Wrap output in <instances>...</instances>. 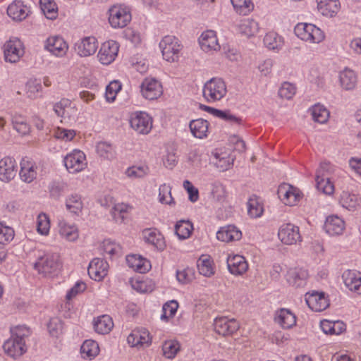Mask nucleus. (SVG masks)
Masks as SVG:
<instances>
[{"label":"nucleus","mask_w":361,"mask_h":361,"mask_svg":"<svg viewBox=\"0 0 361 361\" xmlns=\"http://www.w3.org/2000/svg\"><path fill=\"white\" fill-rule=\"evenodd\" d=\"M328 164H322L316 172V187L318 190L322 191L324 194L331 195L334 191V185L330 180L327 174Z\"/></svg>","instance_id":"1a4fd4ad"},{"label":"nucleus","mask_w":361,"mask_h":361,"mask_svg":"<svg viewBox=\"0 0 361 361\" xmlns=\"http://www.w3.org/2000/svg\"><path fill=\"white\" fill-rule=\"evenodd\" d=\"M104 250L111 257L120 256L122 255L121 247L120 245L109 240L104 242Z\"/></svg>","instance_id":"bf43d9fd"},{"label":"nucleus","mask_w":361,"mask_h":361,"mask_svg":"<svg viewBox=\"0 0 361 361\" xmlns=\"http://www.w3.org/2000/svg\"><path fill=\"white\" fill-rule=\"evenodd\" d=\"M310 111L311 112L312 119L319 123H324L329 117V111L319 104L314 105L310 109Z\"/></svg>","instance_id":"a19ab883"},{"label":"nucleus","mask_w":361,"mask_h":361,"mask_svg":"<svg viewBox=\"0 0 361 361\" xmlns=\"http://www.w3.org/2000/svg\"><path fill=\"white\" fill-rule=\"evenodd\" d=\"M119 50L118 44L114 40L104 42L99 51L97 57L104 65H109L116 59Z\"/></svg>","instance_id":"9d476101"},{"label":"nucleus","mask_w":361,"mask_h":361,"mask_svg":"<svg viewBox=\"0 0 361 361\" xmlns=\"http://www.w3.org/2000/svg\"><path fill=\"white\" fill-rule=\"evenodd\" d=\"M126 263L129 267L141 274L147 272L152 267L148 259L137 255L126 256Z\"/></svg>","instance_id":"4be33fe9"},{"label":"nucleus","mask_w":361,"mask_h":361,"mask_svg":"<svg viewBox=\"0 0 361 361\" xmlns=\"http://www.w3.org/2000/svg\"><path fill=\"white\" fill-rule=\"evenodd\" d=\"M80 353L84 358L92 360L99 353V345L93 340H86L81 345Z\"/></svg>","instance_id":"e433bc0d"},{"label":"nucleus","mask_w":361,"mask_h":361,"mask_svg":"<svg viewBox=\"0 0 361 361\" xmlns=\"http://www.w3.org/2000/svg\"><path fill=\"white\" fill-rule=\"evenodd\" d=\"M28 9L21 1H14L7 8V14L14 20L20 21L27 16Z\"/></svg>","instance_id":"7c9ffc66"},{"label":"nucleus","mask_w":361,"mask_h":361,"mask_svg":"<svg viewBox=\"0 0 361 361\" xmlns=\"http://www.w3.org/2000/svg\"><path fill=\"white\" fill-rule=\"evenodd\" d=\"M14 230L0 223V244H7L14 238Z\"/></svg>","instance_id":"864d4df0"},{"label":"nucleus","mask_w":361,"mask_h":361,"mask_svg":"<svg viewBox=\"0 0 361 361\" xmlns=\"http://www.w3.org/2000/svg\"><path fill=\"white\" fill-rule=\"evenodd\" d=\"M189 127L194 137L202 139L207 136L209 122L207 120L202 118L192 120L190 122Z\"/></svg>","instance_id":"2f4dec72"},{"label":"nucleus","mask_w":361,"mask_h":361,"mask_svg":"<svg viewBox=\"0 0 361 361\" xmlns=\"http://www.w3.org/2000/svg\"><path fill=\"white\" fill-rule=\"evenodd\" d=\"M203 97L209 102L221 100L226 94L225 82L219 78H213L203 87Z\"/></svg>","instance_id":"7ed1b4c3"},{"label":"nucleus","mask_w":361,"mask_h":361,"mask_svg":"<svg viewBox=\"0 0 361 361\" xmlns=\"http://www.w3.org/2000/svg\"><path fill=\"white\" fill-rule=\"evenodd\" d=\"M107 267L106 262L99 258H94L88 266V275L92 279L99 281L106 275Z\"/></svg>","instance_id":"a211bd4d"},{"label":"nucleus","mask_w":361,"mask_h":361,"mask_svg":"<svg viewBox=\"0 0 361 361\" xmlns=\"http://www.w3.org/2000/svg\"><path fill=\"white\" fill-rule=\"evenodd\" d=\"M340 83L345 90H353L357 84V77L355 72L348 68L340 73Z\"/></svg>","instance_id":"473e14b6"},{"label":"nucleus","mask_w":361,"mask_h":361,"mask_svg":"<svg viewBox=\"0 0 361 361\" xmlns=\"http://www.w3.org/2000/svg\"><path fill=\"white\" fill-rule=\"evenodd\" d=\"M114 323L111 317L104 314L98 317L94 322V329L96 332L100 334H108L113 328Z\"/></svg>","instance_id":"f704fd0d"},{"label":"nucleus","mask_w":361,"mask_h":361,"mask_svg":"<svg viewBox=\"0 0 361 361\" xmlns=\"http://www.w3.org/2000/svg\"><path fill=\"white\" fill-rule=\"evenodd\" d=\"M295 94V87L288 82H284L279 90V96L286 99H290Z\"/></svg>","instance_id":"13d9d810"},{"label":"nucleus","mask_w":361,"mask_h":361,"mask_svg":"<svg viewBox=\"0 0 361 361\" xmlns=\"http://www.w3.org/2000/svg\"><path fill=\"white\" fill-rule=\"evenodd\" d=\"M143 234L145 241L154 245L158 250L162 251L166 247L164 236L156 229H146Z\"/></svg>","instance_id":"c756f323"},{"label":"nucleus","mask_w":361,"mask_h":361,"mask_svg":"<svg viewBox=\"0 0 361 361\" xmlns=\"http://www.w3.org/2000/svg\"><path fill=\"white\" fill-rule=\"evenodd\" d=\"M127 341L133 347L148 345L151 343V338L149 331L145 329H142L133 331L128 336Z\"/></svg>","instance_id":"cd10ccee"},{"label":"nucleus","mask_w":361,"mask_h":361,"mask_svg":"<svg viewBox=\"0 0 361 361\" xmlns=\"http://www.w3.org/2000/svg\"><path fill=\"white\" fill-rule=\"evenodd\" d=\"M264 45L269 49H281L283 44V38L276 32H269L264 38Z\"/></svg>","instance_id":"37998d69"},{"label":"nucleus","mask_w":361,"mask_h":361,"mask_svg":"<svg viewBox=\"0 0 361 361\" xmlns=\"http://www.w3.org/2000/svg\"><path fill=\"white\" fill-rule=\"evenodd\" d=\"M231 1L236 12L240 14L246 15L252 7L250 0H231Z\"/></svg>","instance_id":"603ef678"},{"label":"nucleus","mask_w":361,"mask_h":361,"mask_svg":"<svg viewBox=\"0 0 361 361\" xmlns=\"http://www.w3.org/2000/svg\"><path fill=\"white\" fill-rule=\"evenodd\" d=\"M277 194L285 204L290 206L294 205L300 197L297 189L288 183L281 184L279 186Z\"/></svg>","instance_id":"ddd939ff"},{"label":"nucleus","mask_w":361,"mask_h":361,"mask_svg":"<svg viewBox=\"0 0 361 361\" xmlns=\"http://www.w3.org/2000/svg\"><path fill=\"white\" fill-rule=\"evenodd\" d=\"M59 234L69 241H74L78 238V229L74 225H69L65 221L59 222Z\"/></svg>","instance_id":"4c0bfd02"},{"label":"nucleus","mask_w":361,"mask_h":361,"mask_svg":"<svg viewBox=\"0 0 361 361\" xmlns=\"http://www.w3.org/2000/svg\"><path fill=\"white\" fill-rule=\"evenodd\" d=\"M201 49L204 51L217 50L220 48L216 32L213 30H207L202 33L199 38Z\"/></svg>","instance_id":"b1692460"},{"label":"nucleus","mask_w":361,"mask_h":361,"mask_svg":"<svg viewBox=\"0 0 361 361\" xmlns=\"http://www.w3.org/2000/svg\"><path fill=\"white\" fill-rule=\"evenodd\" d=\"M20 179L25 183H31L36 178V167L28 161L23 159L20 162V171L19 172Z\"/></svg>","instance_id":"72a5a7b5"},{"label":"nucleus","mask_w":361,"mask_h":361,"mask_svg":"<svg viewBox=\"0 0 361 361\" xmlns=\"http://www.w3.org/2000/svg\"><path fill=\"white\" fill-rule=\"evenodd\" d=\"M305 301L308 307L314 312H322L329 305V300L323 292L306 293Z\"/></svg>","instance_id":"4468645a"},{"label":"nucleus","mask_w":361,"mask_h":361,"mask_svg":"<svg viewBox=\"0 0 361 361\" xmlns=\"http://www.w3.org/2000/svg\"><path fill=\"white\" fill-rule=\"evenodd\" d=\"M345 286L351 291L361 294V276L360 273L347 270L342 275Z\"/></svg>","instance_id":"a878e982"},{"label":"nucleus","mask_w":361,"mask_h":361,"mask_svg":"<svg viewBox=\"0 0 361 361\" xmlns=\"http://www.w3.org/2000/svg\"><path fill=\"white\" fill-rule=\"evenodd\" d=\"M109 23L113 28H123L131 21L130 8L124 4H114L109 11Z\"/></svg>","instance_id":"f03ea898"},{"label":"nucleus","mask_w":361,"mask_h":361,"mask_svg":"<svg viewBox=\"0 0 361 361\" xmlns=\"http://www.w3.org/2000/svg\"><path fill=\"white\" fill-rule=\"evenodd\" d=\"M310 26H312V24L298 23L295 27L294 32L302 40L309 41V37L311 32V28L309 27Z\"/></svg>","instance_id":"5fc2aeb1"},{"label":"nucleus","mask_w":361,"mask_h":361,"mask_svg":"<svg viewBox=\"0 0 361 361\" xmlns=\"http://www.w3.org/2000/svg\"><path fill=\"white\" fill-rule=\"evenodd\" d=\"M24 51L21 49V43L20 41H8L4 45V57L6 61L16 63L21 56Z\"/></svg>","instance_id":"aec40b11"},{"label":"nucleus","mask_w":361,"mask_h":361,"mask_svg":"<svg viewBox=\"0 0 361 361\" xmlns=\"http://www.w3.org/2000/svg\"><path fill=\"white\" fill-rule=\"evenodd\" d=\"M307 277V271L301 269H290L286 274L287 282L296 288L306 286Z\"/></svg>","instance_id":"6ab92c4d"},{"label":"nucleus","mask_w":361,"mask_h":361,"mask_svg":"<svg viewBox=\"0 0 361 361\" xmlns=\"http://www.w3.org/2000/svg\"><path fill=\"white\" fill-rule=\"evenodd\" d=\"M11 336L18 340L25 341V338L30 335V329L25 326H18L13 329H11Z\"/></svg>","instance_id":"338daca9"},{"label":"nucleus","mask_w":361,"mask_h":361,"mask_svg":"<svg viewBox=\"0 0 361 361\" xmlns=\"http://www.w3.org/2000/svg\"><path fill=\"white\" fill-rule=\"evenodd\" d=\"M130 124L137 133L147 135L152 128V118L145 112H136L130 119Z\"/></svg>","instance_id":"423d86ee"},{"label":"nucleus","mask_w":361,"mask_h":361,"mask_svg":"<svg viewBox=\"0 0 361 361\" xmlns=\"http://www.w3.org/2000/svg\"><path fill=\"white\" fill-rule=\"evenodd\" d=\"M197 268L200 274L204 276L210 277L214 274L212 262L208 257H201L197 261Z\"/></svg>","instance_id":"de8ad7c7"},{"label":"nucleus","mask_w":361,"mask_h":361,"mask_svg":"<svg viewBox=\"0 0 361 361\" xmlns=\"http://www.w3.org/2000/svg\"><path fill=\"white\" fill-rule=\"evenodd\" d=\"M42 85L37 80H30L26 84L27 94L30 98H35L41 90Z\"/></svg>","instance_id":"680f3d73"},{"label":"nucleus","mask_w":361,"mask_h":361,"mask_svg":"<svg viewBox=\"0 0 361 361\" xmlns=\"http://www.w3.org/2000/svg\"><path fill=\"white\" fill-rule=\"evenodd\" d=\"M66 207L71 213L79 216L83 207L80 195L71 194L68 196L66 200Z\"/></svg>","instance_id":"c9c22d12"},{"label":"nucleus","mask_w":361,"mask_h":361,"mask_svg":"<svg viewBox=\"0 0 361 361\" xmlns=\"http://www.w3.org/2000/svg\"><path fill=\"white\" fill-rule=\"evenodd\" d=\"M180 347L177 341H166L162 345L163 355L168 359H173L180 350Z\"/></svg>","instance_id":"49530a36"},{"label":"nucleus","mask_w":361,"mask_h":361,"mask_svg":"<svg viewBox=\"0 0 361 361\" xmlns=\"http://www.w3.org/2000/svg\"><path fill=\"white\" fill-rule=\"evenodd\" d=\"M3 348L8 355L13 358L21 356L27 351L25 341L13 336L4 343Z\"/></svg>","instance_id":"2eb2a0df"},{"label":"nucleus","mask_w":361,"mask_h":361,"mask_svg":"<svg viewBox=\"0 0 361 361\" xmlns=\"http://www.w3.org/2000/svg\"><path fill=\"white\" fill-rule=\"evenodd\" d=\"M54 136L57 139L70 141L75 136V132L73 130H68L59 127L54 131Z\"/></svg>","instance_id":"e2e57ef3"},{"label":"nucleus","mask_w":361,"mask_h":361,"mask_svg":"<svg viewBox=\"0 0 361 361\" xmlns=\"http://www.w3.org/2000/svg\"><path fill=\"white\" fill-rule=\"evenodd\" d=\"M274 320L283 329H290L296 324L295 315L285 308L276 311Z\"/></svg>","instance_id":"393cba45"},{"label":"nucleus","mask_w":361,"mask_h":361,"mask_svg":"<svg viewBox=\"0 0 361 361\" xmlns=\"http://www.w3.org/2000/svg\"><path fill=\"white\" fill-rule=\"evenodd\" d=\"M62 264L60 256L56 252H43L37 257L33 268L44 277H53L60 272Z\"/></svg>","instance_id":"f257e3e1"},{"label":"nucleus","mask_w":361,"mask_h":361,"mask_svg":"<svg viewBox=\"0 0 361 361\" xmlns=\"http://www.w3.org/2000/svg\"><path fill=\"white\" fill-rule=\"evenodd\" d=\"M241 237V231L233 225L221 227L216 233L217 239L226 243L238 240Z\"/></svg>","instance_id":"bb28decb"},{"label":"nucleus","mask_w":361,"mask_h":361,"mask_svg":"<svg viewBox=\"0 0 361 361\" xmlns=\"http://www.w3.org/2000/svg\"><path fill=\"white\" fill-rule=\"evenodd\" d=\"M67 184L63 180H53L49 186L50 197L59 200L65 192Z\"/></svg>","instance_id":"c03bdc74"},{"label":"nucleus","mask_w":361,"mask_h":361,"mask_svg":"<svg viewBox=\"0 0 361 361\" xmlns=\"http://www.w3.org/2000/svg\"><path fill=\"white\" fill-rule=\"evenodd\" d=\"M339 202L342 207L352 210L360 204V198L355 194L350 193L348 191H343L341 194Z\"/></svg>","instance_id":"ea45409f"},{"label":"nucleus","mask_w":361,"mask_h":361,"mask_svg":"<svg viewBox=\"0 0 361 361\" xmlns=\"http://www.w3.org/2000/svg\"><path fill=\"white\" fill-rule=\"evenodd\" d=\"M97 47L98 42L94 37H86L75 44V50L80 56H88L94 54Z\"/></svg>","instance_id":"f3484780"},{"label":"nucleus","mask_w":361,"mask_h":361,"mask_svg":"<svg viewBox=\"0 0 361 361\" xmlns=\"http://www.w3.org/2000/svg\"><path fill=\"white\" fill-rule=\"evenodd\" d=\"M280 240L286 245H294L302 240L300 228L290 223L282 224L278 232Z\"/></svg>","instance_id":"0eeeda50"},{"label":"nucleus","mask_w":361,"mask_h":361,"mask_svg":"<svg viewBox=\"0 0 361 361\" xmlns=\"http://www.w3.org/2000/svg\"><path fill=\"white\" fill-rule=\"evenodd\" d=\"M18 171V164L11 157H5L0 160V180L8 183L13 180Z\"/></svg>","instance_id":"f8f14e48"},{"label":"nucleus","mask_w":361,"mask_h":361,"mask_svg":"<svg viewBox=\"0 0 361 361\" xmlns=\"http://www.w3.org/2000/svg\"><path fill=\"white\" fill-rule=\"evenodd\" d=\"M214 331L222 336H232L240 328L239 322L235 319L226 317H217L214 321Z\"/></svg>","instance_id":"6e6552de"},{"label":"nucleus","mask_w":361,"mask_h":361,"mask_svg":"<svg viewBox=\"0 0 361 361\" xmlns=\"http://www.w3.org/2000/svg\"><path fill=\"white\" fill-rule=\"evenodd\" d=\"M212 194L215 200L223 202L226 197L225 188L221 183H214L212 187Z\"/></svg>","instance_id":"69168bd1"},{"label":"nucleus","mask_w":361,"mask_h":361,"mask_svg":"<svg viewBox=\"0 0 361 361\" xmlns=\"http://www.w3.org/2000/svg\"><path fill=\"white\" fill-rule=\"evenodd\" d=\"M97 154L106 159H111L114 157V147L106 142H99L96 146Z\"/></svg>","instance_id":"09e8293b"},{"label":"nucleus","mask_w":361,"mask_h":361,"mask_svg":"<svg viewBox=\"0 0 361 361\" xmlns=\"http://www.w3.org/2000/svg\"><path fill=\"white\" fill-rule=\"evenodd\" d=\"M247 212L252 218L259 217L263 213V207L256 195H252L247 202Z\"/></svg>","instance_id":"a18cd8bd"},{"label":"nucleus","mask_w":361,"mask_h":361,"mask_svg":"<svg viewBox=\"0 0 361 361\" xmlns=\"http://www.w3.org/2000/svg\"><path fill=\"white\" fill-rule=\"evenodd\" d=\"M39 4L47 18L50 20L56 18L58 7L54 0H39Z\"/></svg>","instance_id":"79ce46f5"},{"label":"nucleus","mask_w":361,"mask_h":361,"mask_svg":"<svg viewBox=\"0 0 361 361\" xmlns=\"http://www.w3.org/2000/svg\"><path fill=\"white\" fill-rule=\"evenodd\" d=\"M171 190V187L165 183L160 185L159 188V197L161 203L169 205L175 204Z\"/></svg>","instance_id":"8fccbe9b"},{"label":"nucleus","mask_w":361,"mask_h":361,"mask_svg":"<svg viewBox=\"0 0 361 361\" xmlns=\"http://www.w3.org/2000/svg\"><path fill=\"white\" fill-rule=\"evenodd\" d=\"M64 165L71 173H77L84 170L87 166L85 154L78 149H75L68 154L63 159Z\"/></svg>","instance_id":"39448f33"},{"label":"nucleus","mask_w":361,"mask_h":361,"mask_svg":"<svg viewBox=\"0 0 361 361\" xmlns=\"http://www.w3.org/2000/svg\"><path fill=\"white\" fill-rule=\"evenodd\" d=\"M86 284L82 281H77L75 284L67 292L66 298L71 300L78 294L83 292L86 289Z\"/></svg>","instance_id":"0e129e2a"},{"label":"nucleus","mask_w":361,"mask_h":361,"mask_svg":"<svg viewBox=\"0 0 361 361\" xmlns=\"http://www.w3.org/2000/svg\"><path fill=\"white\" fill-rule=\"evenodd\" d=\"M164 59L169 62L178 60L182 45L175 36L166 35L159 42Z\"/></svg>","instance_id":"20e7f679"},{"label":"nucleus","mask_w":361,"mask_h":361,"mask_svg":"<svg viewBox=\"0 0 361 361\" xmlns=\"http://www.w3.org/2000/svg\"><path fill=\"white\" fill-rule=\"evenodd\" d=\"M344 228V221L338 216L334 215L328 216L324 225V229L330 235H341Z\"/></svg>","instance_id":"412c9836"},{"label":"nucleus","mask_w":361,"mask_h":361,"mask_svg":"<svg viewBox=\"0 0 361 361\" xmlns=\"http://www.w3.org/2000/svg\"><path fill=\"white\" fill-rule=\"evenodd\" d=\"M178 308V302L175 300L166 302L162 307L163 314L161 315V319L167 320L169 318L173 317Z\"/></svg>","instance_id":"3c124183"},{"label":"nucleus","mask_w":361,"mask_h":361,"mask_svg":"<svg viewBox=\"0 0 361 361\" xmlns=\"http://www.w3.org/2000/svg\"><path fill=\"white\" fill-rule=\"evenodd\" d=\"M193 231V225L190 221L180 220L175 225V233L180 240L188 238Z\"/></svg>","instance_id":"58836bf2"},{"label":"nucleus","mask_w":361,"mask_h":361,"mask_svg":"<svg viewBox=\"0 0 361 361\" xmlns=\"http://www.w3.org/2000/svg\"><path fill=\"white\" fill-rule=\"evenodd\" d=\"M318 11L324 16L333 17L340 9L338 0H316Z\"/></svg>","instance_id":"c85d7f7f"},{"label":"nucleus","mask_w":361,"mask_h":361,"mask_svg":"<svg viewBox=\"0 0 361 361\" xmlns=\"http://www.w3.org/2000/svg\"><path fill=\"white\" fill-rule=\"evenodd\" d=\"M227 265L230 273L233 275H242L248 269L245 257L238 255L229 257L227 259Z\"/></svg>","instance_id":"5701e85b"},{"label":"nucleus","mask_w":361,"mask_h":361,"mask_svg":"<svg viewBox=\"0 0 361 361\" xmlns=\"http://www.w3.org/2000/svg\"><path fill=\"white\" fill-rule=\"evenodd\" d=\"M240 28L246 35H252L257 30V23L255 20H245L241 23Z\"/></svg>","instance_id":"774afa93"},{"label":"nucleus","mask_w":361,"mask_h":361,"mask_svg":"<svg viewBox=\"0 0 361 361\" xmlns=\"http://www.w3.org/2000/svg\"><path fill=\"white\" fill-rule=\"evenodd\" d=\"M121 85L117 81L110 82L106 88V99L108 102H114L116 99L117 92L121 90Z\"/></svg>","instance_id":"052dcab7"},{"label":"nucleus","mask_w":361,"mask_h":361,"mask_svg":"<svg viewBox=\"0 0 361 361\" xmlns=\"http://www.w3.org/2000/svg\"><path fill=\"white\" fill-rule=\"evenodd\" d=\"M37 231L42 234L47 235L49 231L50 223L49 217L45 214H40L37 217Z\"/></svg>","instance_id":"6e6d98bb"},{"label":"nucleus","mask_w":361,"mask_h":361,"mask_svg":"<svg viewBox=\"0 0 361 361\" xmlns=\"http://www.w3.org/2000/svg\"><path fill=\"white\" fill-rule=\"evenodd\" d=\"M215 116L230 123H237L240 125L242 123V118L231 114L229 110L223 111L218 109Z\"/></svg>","instance_id":"4d7b16f0"},{"label":"nucleus","mask_w":361,"mask_h":361,"mask_svg":"<svg viewBox=\"0 0 361 361\" xmlns=\"http://www.w3.org/2000/svg\"><path fill=\"white\" fill-rule=\"evenodd\" d=\"M44 48L56 56H63L66 54L68 47L62 37L52 36L46 40Z\"/></svg>","instance_id":"dca6fc26"},{"label":"nucleus","mask_w":361,"mask_h":361,"mask_svg":"<svg viewBox=\"0 0 361 361\" xmlns=\"http://www.w3.org/2000/svg\"><path fill=\"white\" fill-rule=\"evenodd\" d=\"M140 88L142 96L149 100L157 99L163 93L161 82L154 78H145L142 81Z\"/></svg>","instance_id":"9b49d317"}]
</instances>
